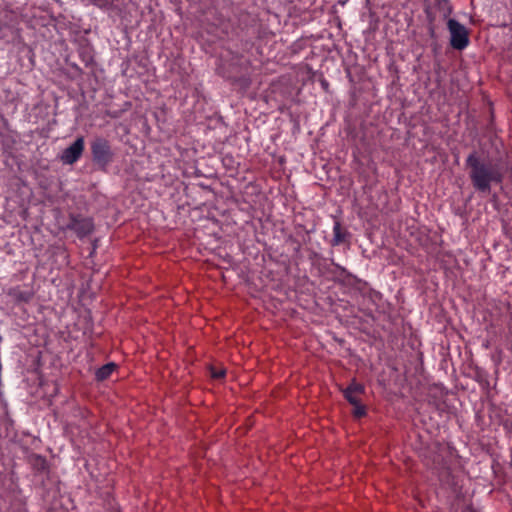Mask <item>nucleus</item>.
Returning <instances> with one entry per match:
<instances>
[{
	"mask_svg": "<svg viewBox=\"0 0 512 512\" xmlns=\"http://www.w3.org/2000/svg\"><path fill=\"white\" fill-rule=\"evenodd\" d=\"M470 167V178L476 190L489 193L491 183H500L503 175L496 165L481 162L475 154H470L466 160Z\"/></svg>",
	"mask_w": 512,
	"mask_h": 512,
	"instance_id": "f257e3e1",
	"label": "nucleus"
},
{
	"mask_svg": "<svg viewBox=\"0 0 512 512\" xmlns=\"http://www.w3.org/2000/svg\"><path fill=\"white\" fill-rule=\"evenodd\" d=\"M93 161L101 168H105L113 158L109 142L104 138H96L91 144Z\"/></svg>",
	"mask_w": 512,
	"mask_h": 512,
	"instance_id": "f03ea898",
	"label": "nucleus"
},
{
	"mask_svg": "<svg viewBox=\"0 0 512 512\" xmlns=\"http://www.w3.org/2000/svg\"><path fill=\"white\" fill-rule=\"evenodd\" d=\"M448 29L451 34L450 42L452 47L458 50L464 49L469 43L468 32L465 26L454 19H450L448 21Z\"/></svg>",
	"mask_w": 512,
	"mask_h": 512,
	"instance_id": "7ed1b4c3",
	"label": "nucleus"
},
{
	"mask_svg": "<svg viewBox=\"0 0 512 512\" xmlns=\"http://www.w3.org/2000/svg\"><path fill=\"white\" fill-rule=\"evenodd\" d=\"M84 151V138L78 137L61 154L60 159L64 164L71 165L75 163Z\"/></svg>",
	"mask_w": 512,
	"mask_h": 512,
	"instance_id": "20e7f679",
	"label": "nucleus"
},
{
	"mask_svg": "<svg viewBox=\"0 0 512 512\" xmlns=\"http://www.w3.org/2000/svg\"><path fill=\"white\" fill-rule=\"evenodd\" d=\"M343 393H344L345 398L351 405L357 404L360 401V395H362L364 393V386L359 383L352 382L343 391Z\"/></svg>",
	"mask_w": 512,
	"mask_h": 512,
	"instance_id": "39448f33",
	"label": "nucleus"
},
{
	"mask_svg": "<svg viewBox=\"0 0 512 512\" xmlns=\"http://www.w3.org/2000/svg\"><path fill=\"white\" fill-rule=\"evenodd\" d=\"M72 228L79 236H85L92 231L93 225L88 219L75 220Z\"/></svg>",
	"mask_w": 512,
	"mask_h": 512,
	"instance_id": "423d86ee",
	"label": "nucleus"
},
{
	"mask_svg": "<svg viewBox=\"0 0 512 512\" xmlns=\"http://www.w3.org/2000/svg\"><path fill=\"white\" fill-rule=\"evenodd\" d=\"M347 233L342 229L340 222L336 221L333 226V238L331 244L338 246L342 244L346 239Z\"/></svg>",
	"mask_w": 512,
	"mask_h": 512,
	"instance_id": "0eeeda50",
	"label": "nucleus"
},
{
	"mask_svg": "<svg viewBox=\"0 0 512 512\" xmlns=\"http://www.w3.org/2000/svg\"><path fill=\"white\" fill-rule=\"evenodd\" d=\"M114 369H115L114 363H109V364L102 366L96 372L97 379L104 380V379L108 378L111 375V373L114 371Z\"/></svg>",
	"mask_w": 512,
	"mask_h": 512,
	"instance_id": "6e6552de",
	"label": "nucleus"
},
{
	"mask_svg": "<svg viewBox=\"0 0 512 512\" xmlns=\"http://www.w3.org/2000/svg\"><path fill=\"white\" fill-rule=\"evenodd\" d=\"M354 406V409H353V414L355 417H362L365 415L366 413V410H365V407L361 404V402L359 401L357 404H353Z\"/></svg>",
	"mask_w": 512,
	"mask_h": 512,
	"instance_id": "1a4fd4ad",
	"label": "nucleus"
},
{
	"mask_svg": "<svg viewBox=\"0 0 512 512\" xmlns=\"http://www.w3.org/2000/svg\"><path fill=\"white\" fill-rule=\"evenodd\" d=\"M211 374H212L213 378H221L225 375V370L224 369H219V370L212 369Z\"/></svg>",
	"mask_w": 512,
	"mask_h": 512,
	"instance_id": "9d476101",
	"label": "nucleus"
}]
</instances>
